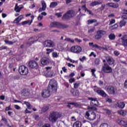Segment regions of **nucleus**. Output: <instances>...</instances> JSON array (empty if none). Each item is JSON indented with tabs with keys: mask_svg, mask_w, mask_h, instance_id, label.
Wrapping results in <instances>:
<instances>
[{
	"mask_svg": "<svg viewBox=\"0 0 127 127\" xmlns=\"http://www.w3.org/2000/svg\"><path fill=\"white\" fill-rule=\"evenodd\" d=\"M31 23H32V20H31V21L30 20H28L22 22V25H25V24H28V25H31Z\"/></svg>",
	"mask_w": 127,
	"mask_h": 127,
	"instance_id": "c756f323",
	"label": "nucleus"
},
{
	"mask_svg": "<svg viewBox=\"0 0 127 127\" xmlns=\"http://www.w3.org/2000/svg\"><path fill=\"white\" fill-rule=\"evenodd\" d=\"M106 102H108V103H111L113 102V100H112V99L111 98H108L106 100Z\"/></svg>",
	"mask_w": 127,
	"mask_h": 127,
	"instance_id": "338daca9",
	"label": "nucleus"
},
{
	"mask_svg": "<svg viewBox=\"0 0 127 127\" xmlns=\"http://www.w3.org/2000/svg\"><path fill=\"white\" fill-rule=\"evenodd\" d=\"M96 71V69H91V73H92V76H93L94 77H96V74H95V72Z\"/></svg>",
	"mask_w": 127,
	"mask_h": 127,
	"instance_id": "603ef678",
	"label": "nucleus"
},
{
	"mask_svg": "<svg viewBox=\"0 0 127 127\" xmlns=\"http://www.w3.org/2000/svg\"><path fill=\"white\" fill-rule=\"evenodd\" d=\"M102 2L101 1H92L90 4V6H96V5H99L100 4H102Z\"/></svg>",
	"mask_w": 127,
	"mask_h": 127,
	"instance_id": "393cba45",
	"label": "nucleus"
},
{
	"mask_svg": "<svg viewBox=\"0 0 127 127\" xmlns=\"http://www.w3.org/2000/svg\"><path fill=\"white\" fill-rule=\"evenodd\" d=\"M52 56L53 57H54V58H58V57H59V55H58V54H57V53L56 52H53L52 53Z\"/></svg>",
	"mask_w": 127,
	"mask_h": 127,
	"instance_id": "a19ab883",
	"label": "nucleus"
},
{
	"mask_svg": "<svg viewBox=\"0 0 127 127\" xmlns=\"http://www.w3.org/2000/svg\"><path fill=\"white\" fill-rule=\"evenodd\" d=\"M92 56H93L94 58H96V57H97V55H96V54H95L93 52H91L89 55V57H91Z\"/></svg>",
	"mask_w": 127,
	"mask_h": 127,
	"instance_id": "6e6d98bb",
	"label": "nucleus"
},
{
	"mask_svg": "<svg viewBox=\"0 0 127 127\" xmlns=\"http://www.w3.org/2000/svg\"><path fill=\"white\" fill-rule=\"evenodd\" d=\"M73 87L74 89H78L79 87H80V83L79 82H76L73 84Z\"/></svg>",
	"mask_w": 127,
	"mask_h": 127,
	"instance_id": "4c0bfd02",
	"label": "nucleus"
},
{
	"mask_svg": "<svg viewBox=\"0 0 127 127\" xmlns=\"http://www.w3.org/2000/svg\"><path fill=\"white\" fill-rule=\"evenodd\" d=\"M57 5H58L57 2H52L50 5V7L51 8H54V7L57 6Z\"/></svg>",
	"mask_w": 127,
	"mask_h": 127,
	"instance_id": "473e14b6",
	"label": "nucleus"
},
{
	"mask_svg": "<svg viewBox=\"0 0 127 127\" xmlns=\"http://www.w3.org/2000/svg\"><path fill=\"white\" fill-rule=\"evenodd\" d=\"M49 110V107L46 106H44L42 108V112L43 113H46V112H47Z\"/></svg>",
	"mask_w": 127,
	"mask_h": 127,
	"instance_id": "f704fd0d",
	"label": "nucleus"
},
{
	"mask_svg": "<svg viewBox=\"0 0 127 127\" xmlns=\"http://www.w3.org/2000/svg\"><path fill=\"white\" fill-rule=\"evenodd\" d=\"M61 117V114L57 112H53L50 113L49 120L52 123H56L57 120Z\"/></svg>",
	"mask_w": 127,
	"mask_h": 127,
	"instance_id": "f03ea898",
	"label": "nucleus"
},
{
	"mask_svg": "<svg viewBox=\"0 0 127 127\" xmlns=\"http://www.w3.org/2000/svg\"><path fill=\"white\" fill-rule=\"evenodd\" d=\"M95 65H99L100 64V59H96L95 61Z\"/></svg>",
	"mask_w": 127,
	"mask_h": 127,
	"instance_id": "09e8293b",
	"label": "nucleus"
},
{
	"mask_svg": "<svg viewBox=\"0 0 127 127\" xmlns=\"http://www.w3.org/2000/svg\"><path fill=\"white\" fill-rule=\"evenodd\" d=\"M29 67L32 69H38V64L35 61H31L29 62L28 64Z\"/></svg>",
	"mask_w": 127,
	"mask_h": 127,
	"instance_id": "9b49d317",
	"label": "nucleus"
},
{
	"mask_svg": "<svg viewBox=\"0 0 127 127\" xmlns=\"http://www.w3.org/2000/svg\"><path fill=\"white\" fill-rule=\"evenodd\" d=\"M106 60L107 62L108 65H114V64H115V59L111 56L106 57Z\"/></svg>",
	"mask_w": 127,
	"mask_h": 127,
	"instance_id": "2eb2a0df",
	"label": "nucleus"
},
{
	"mask_svg": "<svg viewBox=\"0 0 127 127\" xmlns=\"http://www.w3.org/2000/svg\"><path fill=\"white\" fill-rule=\"evenodd\" d=\"M42 3V8H40L39 9V12H41L43 10H46V8L47 7V5H46V3L45 2V1L43 0L41 1Z\"/></svg>",
	"mask_w": 127,
	"mask_h": 127,
	"instance_id": "f3484780",
	"label": "nucleus"
},
{
	"mask_svg": "<svg viewBox=\"0 0 127 127\" xmlns=\"http://www.w3.org/2000/svg\"><path fill=\"white\" fill-rule=\"evenodd\" d=\"M118 108H120V109H124L125 107H126V104L124 102H118L117 103Z\"/></svg>",
	"mask_w": 127,
	"mask_h": 127,
	"instance_id": "c85d7f7f",
	"label": "nucleus"
},
{
	"mask_svg": "<svg viewBox=\"0 0 127 127\" xmlns=\"http://www.w3.org/2000/svg\"><path fill=\"white\" fill-rule=\"evenodd\" d=\"M46 54L48 55V54H50V53H51V52H52L53 51H54V50L53 49H46Z\"/></svg>",
	"mask_w": 127,
	"mask_h": 127,
	"instance_id": "79ce46f5",
	"label": "nucleus"
},
{
	"mask_svg": "<svg viewBox=\"0 0 127 127\" xmlns=\"http://www.w3.org/2000/svg\"><path fill=\"white\" fill-rule=\"evenodd\" d=\"M12 110V109H11V107L10 105H9V106H8V107H6L5 108V110L6 111H11Z\"/></svg>",
	"mask_w": 127,
	"mask_h": 127,
	"instance_id": "5fc2aeb1",
	"label": "nucleus"
},
{
	"mask_svg": "<svg viewBox=\"0 0 127 127\" xmlns=\"http://www.w3.org/2000/svg\"><path fill=\"white\" fill-rule=\"evenodd\" d=\"M104 111H105L107 114V115H111V113H112V111L109 110L108 109H104Z\"/></svg>",
	"mask_w": 127,
	"mask_h": 127,
	"instance_id": "58836bf2",
	"label": "nucleus"
},
{
	"mask_svg": "<svg viewBox=\"0 0 127 127\" xmlns=\"http://www.w3.org/2000/svg\"><path fill=\"white\" fill-rule=\"evenodd\" d=\"M70 92L74 97H79L80 95V92L78 90H73L72 89L70 91Z\"/></svg>",
	"mask_w": 127,
	"mask_h": 127,
	"instance_id": "4be33fe9",
	"label": "nucleus"
},
{
	"mask_svg": "<svg viewBox=\"0 0 127 127\" xmlns=\"http://www.w3.org/2000/svg\"><path fill=\"white\" fill-rule=\"evenodd\" d=\"M18 71L20 75H23V76H25L28 74V68L24 65H20L19 67Z\"/></svg>",
	"mask_w": 127,
	"mask_h": 127,
	"instance_id": "6e6552de",
	"label": "nucleus"
},
{
	"mask_svg": "<svg viewBox=\"0 0 127 127\" xmlns=\"http://www.w3.org/2000/svg\"><path fill=\"white\" fill-rule=\"evenodd\" d=\"M107 32L104 30H98L96 32V34L95 35V39L99 40L102 38L103 35H105Z\"/></svg>",
	"mask_w": 127,
	"mask_h": 127,
	"instance_id": "1a4fd4ad",
	"label": "nucleus"
},
{
	"mask_svg": "<svg viewBox=\"0 0 127 127\" xmlns=\"http://www.w3.org/2000/svg\"><path fill=\"white\" fill-rule=\"evenodd\" d=\"M116 22V20L115 19H112L110 22L109 25H112V24H114Z\"/></svg>",
	"mask_w": 127,
	"mask_h": 127,
	"instance_id": "8fccbe9b",
	"label": "nucleus"
},
{
	"mask_svg": "<svg viewBox=\"0 0 127 127\" xmlns=\"http://www.w3.org/2000/svg\"><path fill=\"white\" fill-rule=\"evenodd\" d=\"M88 109L89 110H92L93 111H97V108L94 107H88Z\"/></svg>",
	"mask_w": 127,
	"mask_h": 127,
	"instance_id": "864d4df0",
	"label": "nucleus"
},
{
	"mask_svg": "<svg viewBox=\"0 0 127 127\" xmlns=\"http://www.w3.org/2000/svg\"><path fill=\"white\" fill-rule=\"evenodd\" d=\"M114 53L116 56H119V55H120V52L118 51H114Z\"/></svg>",
	"mask_w": 127,
	"mask_h": 127,
	"instance_id": "13d9d810",
	"label": "nucleus"
},
{
	"mask_svg": "<svg viewBox=\"0 0 127 127\" xmlns=\"http://www.w3.org/2000/svg\"><path fill=\"white\" fill-rule=\"evenodd\" d=\"M69 83H73V82H75V78H70L69 79Z\"/></svg>",
	"mask_w": 127,
	"mask_h": 127,
	"instance_id": "e2e57ef3",
	"label": "nucleus"
},
{
	"mask_svg": "<svg viewBox=\"0 0 127 127\" xmlns=\"http://www.w3.org/2000/svg\"><path fill=\"white\" fill-rule=\"evenodd\" d=\"M105 90L110 95H115L117 88L114 86L109 85L105 87Z\"/></svg>",
	"mask_w": 127,
	"mask_h": 127,
	"instance_id": "0eeeda50",
	"label": "nucleus"
},
{
	"mask_svg": "<svg viewBox=\"0 0 127 127\" xmlns=\"http://www.w3.org/2000/svg\"><path fill=\"white\" fill-rule=\"evenodd\" d=\"M87 24L90 25L92 24V23H94V22H97L96 19H89L87 20Z\"/></svg>",
	"mask_w": 127,
	"mask_h": 127,
	"instance_id": "c9c22d12",
	"label": "nucleus"
},
{
	"mask_svg": "<svg viewBox=\"0 0 127 127\" xmlns=\"http://www.w3.org/2000/svg\"><path fill=\"white\" fill-rule=\"evenodd\" d=\"M44 47L51 48L54 47V42L51 40H47L43 43Z\"/></svg>",
	"mask_w": 127,
	"mask_h": 127,
	"instance_id": "9d476101",
	"label": "nucleus"
},
{
	"mask_svg": "<svg viewBox=\"0 0 127 127\" xmlns=\"http://www.w3.org/2000/svg\"><path fill=\"white\" fill-rule=\"evenodd\" d=\"M81 8H82V9H83V10H84L85 11H87V10H88V8H87V7H86V4L82 5L81 6Z\"/></svg>",
	"mask_w": 127,
	"mask_h": 127,
	"instance_id": "3c124183",
	"label": "nucleus"
},
{
	"mask_svg": "<svg viewBox=\"0 0 127 127\" xmlns=\"http://www.w3.org/2000/svg\"><path fill=\"white\" fill-rule=\"evenodd\" d=\"M118 114L120 115L121 116H123V117H125L127 115V111L125 110H120L118 111Z\"/></svg>",
	"mask_w": 127,
	"mask_h": 127,
	"instance_id": "2f4dec72",
	"label": "nucleus"
},
{
	"mask_svg": "<svg viewBox=\"0 0 127 127\" xmlns=\"http://www.w3.org/2000/svg\"><path fill=\"white\" fill-rule=\"evenodd\" d=\"M100 127H111L109 125H108V124H102Z\"/></svg>",
	"mask_w": 127,
	"mask_h": 127,
	"instance_id": "c03bdc74",
	"label": "nucleus"
},
{
	"mask_svg": "<svg viewBox=\"0 0 127 127\" xmlns=\"http://www.w3.org/2000/svg\"><path fill=\"white\" fill-rule=\"evenodd\" d=\"M96 93H97V94L100 96H101V97H103L104 98H106V97L108 96L107 93H106V92L103 90H97L96 91Z\"/></svg>",
	"mask_w": 127,
	"mask_h": 127,
	"instance_id": "dca6fc26",
	"label": "nucleus"
},
{
	"mask_svg": "<svg viewBox=\"0 0 127 127\" xmlns=\"http://www.w3.org/2000/svg\"><path fill=\"white\" fill-rule=\"evenodd\" d=\"M69 104L74 106V107H79V104L76 102H70Z\"/></svg>",
	"mask_w": 127,
	"mask_h": 127,
	"instance_id": "de8ad7c7",
	"label": "nucleus"
},
{
	"mask_svg": "<svg viewBox=\"0 0 127 127\" xmlns=\"http://www.w3.org/2000/svg\"><path fill=\"white\" fill-rule=\"evenodd\" d=\"M96 113L91 111H86L84 114V117L88 121H94L96 120Z\"/></svg>",
	"mask_w": 127,
	"mask_h": 127,
	"instance_id": "7ed1b4c3",
	"label": "nucleus"
},
{
	"mask_svg": "<svg viewBox=\"0 0 127 127\" xmlns=\"http://www.w3.org/2000/svg\"><path fill=\"white\" fill-rule=\"evenodd\" d=\"M4 42L6 44H9V45H12V44H13V42H12L11 41L5 40Z\"/></svg>",
	"mask_w": 127,
	"mask_h": 127,
	"instance_id": "ea45409f",
	"label": "nucleus"
},
{
	"mask_svg": "<svg viewBox=\"0 0 127 127\" xmlns=\"http://www.w3.org/2000/svg\"><path fill=\"white\" fill-rule=\"evenodd\" d=\"M18 5L17 3L15 4L14 10L16 12H20V10L23 8V5H20L18 6Z\"/></svg>",
	"mask_w": 127,
	"mask_h": 127,
	"instance_id": "a211bd4d",
	"label": "nucleus"
},
{
	"mask_svg": "<svg viewBox=\"0 0 127 127\" xmlns=\"http://www.w3.org/2000/svg\"><path fill=\"white\" fill-rule=\"evenodd\" d=\"M127 20H121L119 23V26L120 27L122 28L123 27V26H126V24H127Z\"/></svg>",
	"mask_w": 127,
	"mask_h": 127,
	"instance_id": "cd10ccee",
	"label": "nucleus"
},
{
	"mask_svg": "<svg viewBox=\"0 0 127 127\" xmlns=\"http://www.w3.org/2000/svg\"><path fill=\"white\" fill-rule=\"evenodd\" d=\"M109 38L110 40H115L116 39V35L114 33H111L109 35Z\"/></svg>",
	"mask_w": 127,
	"mask_h": 127,
	"instance_id": "72a5a7b5",
	"label": "nucleus"
},
{
	"mask_svg": "<svg viewBox=\"0 0 127 127\" xmlns=\"http://www.w3.org/2000/svg\"><path fill=\"white\" fill-rule=\"evenodd\" d=\"M84 60H86V57L85 56H83L82 57V58H80L79 59V61L81 62H84Z\"/></svg>",
	"mask_w": 127,
	"mask_h": 127,
	"instance_id": "4d7b16f0",
	"label": "nucleus"
},
{
	"mask_svg": "<svg viewBox=\"0 0 127 127\" xmlns=\"http://www.w3.org/2000/svg\"><path fill=\"white\" fill-rule=\"evenodd\" d=\"M118 26H119L118 24H115L111 26V29L112 30L116 29V28H118Z\"/></svg>",
	"mask_w": 127,
	"mask_h": 127,
	"instance_id": "49530a36",
	"label": "nucleus"
},
{
	"mask_svg": "<svg viewBox=\"0 0 127 127\" xmlns=\"http://www.w3.org/2000/svg\"><path fill=\"white\" fill-rule=\"evenodd\" d=\"M56 15H57L58 17H61V16H62V13H56Z\"/></svg>",
	"mask_w": 127,
	"mask_h": 127,
	"instance_id": "052dcab7",
	"label": "nucleus"
},
{
	"mask_svg": "<svg viewBox=\"0 0 127 127\" xmlns=\"http://www.w3.org/2000/svg\"><path fill=\"white\" fill-rule=\"evenodd\" d=\"M88 100H89L90 101V105L91 106H92V107L97 106L98 105L97 104H98V101L97 100V98H93L92 97H88Z\"/></svg>",
	"mask_w": 127,
	"mask_h": 127,
	"instance_id": "4468645a",
	"label": "nucleus"
},
{
	"mask_svg": "<svg viewBox=\"0 0 127 127\" xmlns=\"http://www.w3.org/2000/svg\"><path fill=\"white\" fill-rule=\"evenodd\" d=\"M70 51L74 53H80L82 51V48L79 46H72L70 49Z\"/></svg>",
	"mask_w": 127,
	"mask_h": 127,
	"instance_id": "f8f14e48",
	"label": "nucleus"
},
{
	"mask_svg": "<svg viewBox=\"0 0 127 127\" xmlns=\"http://www.w3.org/2000/svg\"><path fill=\"white\" fill-rule=\"evenodd\" d=\"M22 94L25 97H28L30 93L29 92V91H28V89H24L22 91Z\"/></svg>",
	"mask_w": 127,
	"mask_h": 127,
	"instance_id": "b1692460",
	"label": "nucleus"
},
{
	"mask_svg": "<svg viewBox=\"0 0 127 127\" xmlns=\"http://www.w3.org/2000/svg\"><path fill=\"white\" fill-rule=\"evenodd\" d=\"M42 127H51V126H50V124H47L44 125Z\"/></svg>",
	"mask_w": 127,
	"mask_h": 127,
	"instance_id": "774afa93",
	"label": "nucleus"
},
{
	"mask_svg": "<svg viewBox=\"0 0 127 127\" xmlns=\"http://www.w3.org/2000/svg\"><path fill=\"white\" fill-rule=\"evenodd\" d=\"M2 121H3L5 125H6V124H7V120L6 118H2Z\"/></svg>",
	"mask_w": 127,
	"mask_h": 127,
	"instance_id": "680f3d73",
	"label": "nucleus"
},
{
	"mask_svg": "<svg viewBox=\"0 0 127 127\" xmlns=\"http://www.w3.org/2000/svg\"><path fill=\"white\" fill-rule=\"evenodd\" d=\"M73 127H82V123L80 121H76L73 123Z\"/></svg>",
	"mask_w": 127,
	"mask_h": 127,
	"instance_id": "bb28decb",
	"label": "nucleus"
},
{
	"mask_svg": "<svg viewBox=\"0 0 127 127\" xmlns=\"http://www.w3.org/2000/svg\"><path fill=\"white\" fill-rule=\"evenodd\" d=\"M120 126H123V127H127V123L125 122L124 120H120L118 123Z\"/></svg>",
	"mask_w": 127,
	"mask_h": 127,
	"instance_id": "7c9ffc66",
	"label": "nucleus"
},
{
	"mask_svg": "<svg viewBox=\"0 0 127 127\" xmlns=\"http://www.w3.org/2000/svg\"><path fill=\"white\" fill-rule=\"evenodd\" d=\"M35 42H36V40H34L33 37H30L29 39V42L26 43V45L31 46V45H32V44Z\"/></svg>",
	"mask_w": 127,
	"mask_h": 127,
	"instance_id": "5701e85b",
	"label": "nucleus"
},
{
	"mask_svg": "<svg viewBox=\"0 0 127 127\" xmlns=\"http://www.w3.org/2000/svg\"><path fill=\"white\" fill-rule=\"evenodd\" d=\"M74 11L69 10L67 11L62 17L63 20H69L71 18L73 17Z\"/></svg>",
	"mask_w": 127,
	"mask_h": 127,
	"instance_id": "423d86ee",
	"label": "nucleus"
},
{
	"mask_svg": "<svg viewBox=\"0 0 127 127\" xmlns=\"http://www.w3.org/2000/svg\"><path fill=\"white\" fill-rule=\"evenodd\" d=\"M99 125V122L98 121H95L94 123L92 124L91 127H97Z\"/></svg>",
	"mask_w": 127,
	"mask_h": 127,
	"instance_id": "a18cd8bd",
	"label": "nucleus"
},
{
	"mask_svg": "<svg viewBox=\"0 0 127 127\" xmlns=\"http://www.w3.org/2000/svg\"><path fill=\"white\" fill-rule=\"evenodd\" d=\"M64 41H67V42H71V43H74V40L71 39L70 38H66L64 39Z\"/></svg>",
	"mask_w": 127,
	"mask_h": 127,
	"instance_id": "e433bc0d",
	"label": "nucleus"
},
{
	"mask_svg": "<svg viewBox=\"0 0 127 127\" xmlns=\"http://www.w3.org/2000/svg\"><path fill=\"white\" fill-rule=\"evenodd\" d=\"M50 27H54L64 29L68 28V25L63 24L58 22H53L50 24Z\"/></svg>",
	"mask_w": 127,
	"mask_h": 127,
	"instance_id": "20e7f679",
	"label": "nucleus"
},
{
	"mask_svg": "<svg viewBox=\"0 0 127 127\" xmlns=\"http://www.w3.org/2000/svg\"><path fill=\"white\" fill-rule=\"evenodd\" d=\"M122 45L125 47H127V36H124L121 38Z\"/></svg>",
	"mask_w": 127,
	"mask_h": 127,
	"instance_id": "aec40b11",
	"label": "nucleus"
},
{
	"mask_svg": "<svg viewBox=\"0 0 127 127\" xmlns=\"http://www.w3.org/2000/svg\"><path fill=\"white\" fill-rule=\"evenodd\" d=\"M105 7H106V5H105V4H102L100 7L98 8V9L102 11V10H104V9H105Z\"/></svg>",
	"mask_w": 127,
	"mask_h": 127,
	"instance_id": "37998d69",
	"label": "nucleus"
},
{
	"mask_svg": "<svg viewBox=\"0 0 127 127\" xmlns=\"http://www.w3.org/2000/svg\"><path fill=\"white\" fill-rule=\"evenodd\" d=\"M101 71L106 74H110L113 72V68L109 65L108 63H104L102 67Z\"/></svg>",
	"mask_w": 127,
	"mask_h": 127,
	"instance_id": "39448f33",
	"label": "nucleus"
},
{
	"mask_svg": "<svg viewBox=\"0 0 127 127\" xmlns=\"http://www.w3.org/2000/svg\"><path fill=\"white\" fill-rule=\"evenodd\" d=\"M49 63V62H48V59L46 58H43L41 60V64H42V65L43 66H46V65H47Z\"/></svg>",
	"mask_w": 127,
	"mask_h": 127,
	"instance_id": "6ab92c4d",
	"label": "nucleus"
},
{
	"mask_svg": "<svg viewBox=\"0 0 127 127\" xmlns=\"http://www.w3.org/2000/svg\"><path fill=\"white\" fill-rule=\"evenodd\" d=\"M122 18L123 19V20H125V19H127V16L126 15H123L122 16Z\"/></svg>",
	"mask_w": 127,
	"mask_h": 127,
	"instance_id": "0e129e2a",
	"label": "nucleus"
},
{
	"mask_svg": "<svg viewBox=\"0 0 127 127\" xmlns=\"http://www.w3.org/2000/svg\"><path fill=\"white\" fill-rule=\"evenodd\" d=\"M14 108H15V109H16V110H20V107H19L17 105H14Z\"/></svg>",
	"mask_w": 127,
	"mask_h": 127,
	"instance_id": "69168bd1",
	"label": "nucleus"
},
{
	"mask_svg": "<svg viewBox=\"0 0 127 127\" xmlns=\"http://www.w3.org/2000/svg\"><path fill=\"white\" fill-rule=\"evenodd\" d=\"M23 18V15H21L20 16H19L17 18H16L13 22L14 23H18V22H19L20 21V20H21Z\"/></svg>",
	"mask_w": 127,
	"mask_h": 127,
	"instance_id": "a878e982",
	"label": "nucleus"
},
{
	"mask_svg": "<svg viewBox=\"0 0 127 127\" xmlns=\"http://www.w3.org/2000/svg\"><path fill=\"white\" fill-rule=\"evenodd\" d=\"M106 5L109 6L110 7H112L113 8H118L119 7V4L115 3H107Z\"/></svg>",
	"mask_w": 127,
	"mask_h": 127,
	"instance_id": "412c9836",
	"label": "nucleus"
},
{
	"mask_svg": "<svg viewBox=\"0 0 127 127\" xmlns=\"http://www.w3.org/2000/svg\"><path fill=\"white\" fill-rule=\"evenodd\" d=\"M4 49H7V47L2 46L0 47V50H3Z\"/></svg>",
	"mask_w": 127,
	"mask_h": 127,
	"instance_id": "bf43d9fd",
	"label": "nucleus"
},
{
	"mask_svg": "<svg viewBox=\"0 0 127 127\" xmlns=\"http://www.w3.org/2000/svg\"><path fill=\"white\" fill-rule=\"evenodd\" d=\"M89 46H92L93 48H96L99 49V50H108L107 47H103L98 46L97 44H94V43H89Z\"/></svg>",
	"mask_w": 127,
	"mask_h": 127,
	"instance_id": "ddd939ff",
	"label": "nucleus"
},
{
	"mask_svg": "<svg viewBox=\"0 0 127 127\" xmlns=\"http://www.w3.org/2000/svg\"><path fill=\"white\" fill-rule=\"evenodd\" d=\"M51 91H57V82L53 79L50 80L47 89L43 90L42 96L43 98H49V97H50V95H51Z\"/></svg>",
	"mask_w": 127,
	"mask_h": 127,
	"instance_id": "f257e3e1",
	"label": "nucleus"
}]
</instances>
